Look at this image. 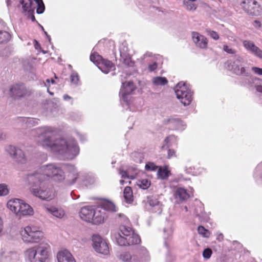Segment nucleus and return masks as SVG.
I'll list each match as a JSON object with an SVG mask.
<instances>
[{
	"mask_svg": "<svg viewBox=\"0 0 262 262\" xmlns=\"http://www.w3.org/2000/svg\"><path fill=\"white\" fill-rule=\"evenodd\" d=\"M3 229V221L0 217V233L1 232Z\"/></svg>",
	"mask_w": 262,
	"mask_h": 262,
	"instance_id": "bf43d9fd",
	"label": "nucleus"
},
{
	"mask_svg": "<svg viewBox=\"0 0 262 262\" xmlns=\"http://www.w3.org/2000/svg\"><path fill=\"white\" fill-rule=\"evenodd\" d=\"M245 60L240 55H235L233 60H229L225 63L226 67L237 75L248 76V68L245 66Z\"/></svg>",
	"mask_w": 262,
	"mask_h": 262,
	"instance_id": "6e6552de",
	"label": "nucleus"
},
{
	"mask_svg": "<svg viewBox=\"0 0 262 262\" xmlns=\"http://www.w3.org/2000/svg\"><path fill=\"white\" fill-rule=\"evenodd\" d=\"M158 176L161 179H167L170 174V171L168 169L167 167L158 168Z\"/></svg>",
	"mask_w": 262,
	"mask_h": 262,
	"instance_id": "2f4dec72",
	"label": "nucleus"
},
{
	"mask_svg": "<svg viewBox=\"0 0 262 262\" xmlns=\"http://www.w3.org/2000/svg\"><path fill=\"white\" fill-rule=\"evenodd\" d=\"M118 258L122 262H148L150 259L148 252L144 247L133 252H123L118 255Z\"/></svg>",
	"mask_w": 262,
	"mask_h": 262,
	"instance_id": "0eeeda50",
	"label": "nucleus"
},
{
	"mask_svg": "<svg viewBox=\"0 0 262 262\" xmlns=\"http://www.w3.org/2000/svg\"><path fill=\"white\" fill-rule=\"evenodd\" d=\"M103 59L97 53H92L90 56V60L98 66Z\"/></svg>",
	"mask_w": 262,
	"mask_h": 262,
	"instance_id": "72a5a7b5",
	"label": "nucleus"
},
{
	"mask_svg": "<svg viewBox=\"0 0 262 262\" xmlns=\"http://www.w3.org/2000/svg\"><path fill=\"white\" fill-rule=\"evenodd\" d=\"M240 6L247 13L254 16L262 14V8L256 0H242Z\"/></svg>",
	"mask_w": 262,
	"mask_h": 262,
	"instance_id": "9d476101",
	"label": "nucleus"
},
{
	"mask_svg": "<svg viewBox=\"0 0 262 262\" xmlns=\"http://www.w3.org/2000/svg\"><path fill=\"white\" fill-rule=\"evenodd\" d=\"M79 81V77L77 73L73 72L71 75V81L75 84H77Z\"/></svg>",
	"mask_w": 262,
	"mask_h": 262,
	"instance_id": "c03bdc74",
	"label": "nucleus"
},
{
	"mask_svg": "<svg viewBox=\"0 0 262 262\" xmlns=\"http://www.w3.org/2000/svg\"><path fill=\"white\" fill-rule=\"evenodd\" d=\"M176 140V137L174 136L171 135L168 137H167L165 139V142H166V143H169L170 141Z\"/></svg>",
	"mask_w": 262,
	"mask_h": 262,
	"instance_id": "3c124183",
	"label": "nucleus"
},
{
	"mask_svg": "<svg viewBox=\"0 0 262 262\" xmlns=\"http://www.w3.org/2000/svg\"><path fill=\"white\" fill-rule=\"evenodd\" d=\"M120 50L121 55H122V54H125V53L127 52V48L125 46L123 47V48L120 47Z\"/></svg>",
	"mask_w": 262,
	"mask_h": 262,
	"instance_id": "864d4df0",
	"label": "nucleus"
},
{
	"mask_svg": "<svg viewBox=\"0 0 262 262\" xmlns=\"http://www.w3.org/2000/svg\"><path fill=\"white\" fill-rule=\"evenodd\" d=\"M9 193L8 186L5 183L0 184V196H5Z\"/></svg>",
	"mask_w": 262,
	"mask_h": 262,
	"instance_id": "f704fd0d",
	"label": "nucleus"
},
{
	"mask_svg": "<svg viewBox=\"0 0 262 262\" xmlns=\"http://www.w3.org/2000/svg\"><path fill=\"white\" fill-rule=\"evenodd\" d=\"M17 258L18 255L15 252L6 249H2L0 251V262H11Z\"/></svg>",
	"mask_w": 262,
	"mask_h": 262,
	"instance_id": "aec40b11",
	"label": "nucleus"
},
{
	"mask_svg": "<svg viewBox=\"0 0 262 262\" xmlns=\"http://www.w3.org/2000/svg\"><path fill=\"white\" fill-rule=\"evenodd\" d=\"M176 152L174 150L169 149L168 151V158H171L173 157H176Z\"/></svg>",
	"mask_w": 262,
	"mask_h": 262,
	"instance_id": "8fccbe9b",
	"label": "nucleus"
},
{
	"mask_svg": "<svg viewBox=\"0 0 262 262\" xmlns=\"http://www.w3.org/2000/svg\"><path fill=\"white\" fill-rule=\"evenodd\" d=\"M252 71L256 75H262V68H260L257 67H252Z\"/></svg>",
	"mask_w": 262,
	"mask_h": 262,
	"instance_id": "49530a36",
	"label": "nucleus"
},
{
	"mask_svg": "<svg viewBox=\"0 0 262 262\" xmlns=\"http://www.w3.org/2000/svg\"><path fill=\"white\" fill-rule=\"evenodd\" d=\"M158 67V64L157 62H154L152 63L149 64L148 65V70L150 72H152L155 71Z\"/></svg>",
	"mask_w": 262,
	"mask_h": 262,
	"instance_id": "09e8293b",
	"label": "nucleus"
},
{
	"mask_svg": "<svg viewBox=\"0 0 262 262\" xmlns=\"http://www.w3.org/2000/svg\"><path fill=\"white\" fill-rule=\"evenodd\" d=\"M39 136L37 141L43 147L49 148L62 156L64 159H73L79 152L75 140L56 138L54 129L50 126H44L37 129Z\"/></svg>",
	"mask_w": 262,
	"mask_h": 262,
	"instance_id": "f03ea898",
	"label": "nucleus"
},
{
	"mask_svg": "<svg viewBox=\"0 0 262 262\" xmlns=\"http://www.w3.org/2000/svg\"><path fill=\"white\" fill-rule=\"evenodd\" d=\"M224 236L223 234L221 233H219L217 235L216 239L220 242H221L223 240Z\"/></svg>",
	"mask_w": 262,
	"mask_h": 262,
	"instance_id": "603ef678",
	"label": "nucleus"
},
{
	"mask_svg": "<svg viewBox=\"0 0 262 262\" xmlns=\"http://www.w3.org/2000/svg\"><path fill=\"white\" fill-rule=\"evenodd\" d=\"M145 56H150V53H146V54L144 55V57H145Z\"/></svg>",
	"mask_w": 262,
	"mask_h": 262,
	"instance_id": "774afa93",
	"label": "nucleus"
},
{
	"mask_svg": "<svg viewBox=\"0 0 262 262\" xmlns=\"http://www.w3.org/2000/svg\"><path fill=\"white\" fill-rule=\"evenodd\" d=\"M123 196L127 203L130 204L133 201V194L131 187H126L123 191Z\"/></svg>",
	"mask_w": 262,
	"mask_h": 262,
	"instance_id": "cd10ccee",
	"label": "nucleus"
},
{
	"mask_svg": "<svg viewBox=\"0 0 262 262\" xmlns=\"http://www.w3.org/2000/svg\"><path fill=\"white\" fill-rule=\"evenodd\" d=\"M106 217V213L104 209L95 208V213L92 223L94 224H99L102 223Z\"/></svg>",
	"mask_w": 262,
	"mask_h": 262,
	"instance_id": "4be33fe9",
	"label": "nucleus"
},
{
	"mask_svg": "<svg viewBox=\"0 0 262 262\" xmlns=\"http://www.w3.org/2000/svg\"><path fill=\"white\" fill-rule=\"evenodd\" d=\"M45 209L48 213L57 219H61L66 215V212L62 208L54 205H48L45 206Z\"/></svg>",
	"mask_w": 262,
	"mask_h": 262,
	"instance_id": "6ab92c4d",
	"label": "nucleus"
},
{
	"mask_svg": "<svg viewBox=\"0 0 262 262\" xmlns=\"http://www.w3.org/2000/svg\"><path fill=\"white\" fill-rule=\"evenodd\" d=\"M50 252V245L43 241L39 244L26 249L24 255L29 262H47Z\"/></svg>",
	"mask_w": 262,
	"mask_h": 262,
	"instance_id": "7ed1b4c3",
	"label": "nucleus"
},
{
	"mask_svg": "<svg viewBox=\"0 0 262 262\" xmlns=\"http://www.w3.org/2000/svg\"><path fill=\"white\" fill-rule=\"evenodd\" d=\"M124 180H121L120 181V183L121 185H123V184H124Z\"/></svg>",
	"mask_w": 262,
	"mask_h": 262,
	"instance_id": "69168bd1",
	"label": "nucleus"
},
{
	"mask_svg": "<svg viewBox=\"0 0 262 262\" xmlns=\"http://www.w3.org/2000/svg\"><path fill=\"white\" fill-rule=\"evenodd\" d=\"M253 177L257 181L262 182V161L255 167Z\"/></svg>",
	"mask_w": 262,
	"mask_h": 262,
	"instance_id": "c85d7f7f",
	"label": "nucleus"
},
{
	"mask_svg": "<svg viewBox=\"0 0 262 262\" xmlns=\"http://www.w3.org/2000/svg\"><path fill=\"white\" fill-rule=\"evenodd\" d=\"M196 1H183V4L187 10L194 11L197 8V5L194 3Z\"/></svg>",
	"mask_w": 262,
	"mask_h": 262,
	"instance_id": "473e14b6",
	"label": "nucleus"
},
{
	"mask_svg": "<svg viewBox=\"0 0 262 262\" xmlns=\"http://www.w3.org/2000/svg\"><path fill=\"white\" fill-rule=\"evenodd\" d=\"M6 3L7 6H9L10 5V0H7Z\"/></svg>",
	"mask_w": 262,
	"mask_h": 262,
	"instance_id": "680f3d73",
	"label": "nucleus"
},
{
	"mask_svg": "<svg viewBox=\"0 0 262 262\" xmlns=\"http://www.w3.org/2000/svg\"><path fill=\"white\" fill-rule=\"evenodd\" d=\"M117 215L119 218H121V221H122V223H124V224L128 223V220L123 214L119 213Z\"/></svg>",
	"mask_w": 262,
	"mask_h": 262,
	"instance_id": "de8ad7c7",
	"label": "nucleus"
},
{
	"mask_svg": "<svg viewBox=\"0 0 262 262\" xmlns=\"http://www.w3.org/2000/svg\"><path fill=\"white\" fill-rule=\"evenodd\" d=\"M170 126L176 130H183L186 128V124L178 118H171L169 120Z\"/></svg>",
	"mask_w": 262,
	"mask_h": 262,
	"instance_id": "bb28decb",
	"label": "nucleus"
},
{
	"mask_svg": "<svg viewBox=\"0 0 262 262\" xmlns=\"http://www.w3.org/2000/svg\"><path fill=\"white\" fill-rule=\"evenodd\" d=\"M79 177L77 168L74 166L69 168V174L66 177L60 165L51 163L42 165L33 173L27 176V181L32 185L30 191L33 195L46 201H50L55 196L50 184V179L66 186L74 184Z\"/></svg>",
	"mask_w": 262,
	"mask_h": 262,
	"instance_id": "f257e3e1",
	"label": "nucleus"
},
{
	"mask_svg": "<svg viewBox=\"0 0 262 262\" xmlns=\"http://www.w3.org/2000/svg\"><path fill=\"white\" fill-rule=\"evenodd\" d=\"M93 247L95 250L99 253L107 255L109 253L108 244L99 235H93L92 237Z\"/></svg>",
	"mask_w": 262,
	"mask_h": 262,
	"instance_id": "f8f14e48",
	"label": "nucleus"
},
{
	"mask_svg": "<svg viewBox=\"0 0 262 262\" xmlns=\"http://www.w3.org/2000/svg\"><path fill=\"white\" fill-rule=\"evenodd\" d=\"M7 208L19 217L31 216L34 213L33 208L24 200L14 199L10 200L7 204Z\"/></svg>",
	"mask_w": 262,
	"mask_h": 262,
	"instance_id": "423d86ee",
	"label": "nucleus"
},
{
	"mask_svg": "<svg viewBox=\"0 0 262 262\" xmlns=\"http://www.w3.org/2000/svg\"><path fill=\"white\" fill-rule=\"evenodd\" d=\"M71 99V97L68 95H64L63 96V99L64 100H68Z\"/></svg>",
	"mask_w": 262,
	"mask_h": 262,
	"instance_id": "13d9d810",
	"label": "nucleus"
},
{
	"mask_svg": "<svg viewBox=\"0 0 262 262\" xmlns=\"http://www.w3.org/2000/svg\"><path fill=\"white\" fill-rule=\"evenodd\" d=\"M117 243L120 246L136 245L140 243L141 239L138 234L129 227L122 225L115 236Z\"/></svg>",
	"mask_w": 262,
	"mask_h": 262,
	"instance_id": "20e7f679",
	"label": "nucleus"
},
{
	"mask_svg": "<svg viewBox=\"0 0 262 262\" xmlns=\"http://www.w3.org/2000/svg\"><path fill=\"white\" fill-rule=\"evenodd\" d=\"M22 240L25 243H38L44 238V233L40 228L34 225H28L20 231Z\"/></svg>",
	"mask_w": 262,
	"mask_h": 262,
	"instance_id": "39448f33",
	"label": "nucleus"
},
{
	"mask_svg": "<svg viewBox=\"0 0 262 262\" xmlns=\"http://www.w3.org/2000/svg\"><path fill=\"white\" fill-rule=\"evenodd\" d=\"M95 213V208L92 206H86L81 208L79 215L80 219L86 222H92Z\"/></svg>",
	"mask_w": 262,
	"mask_h": 262,
	"instance_id": "dca6fc26",
	"label": "nucleus"
},
{
	"mask_svg": "<svg viewBox=\"0 0 262 262\" xmlns=\"http://www.w3.org/2000/svg\"><path fill=\"white\" fill-rule=\"evenodd\" d=\"M222 49L224 52L230 54H236L237 53V51L235 49L226 44L223 45Z\"/></svg>",
	"mask_w": 262,
	"mask_h": 262,
	"instance_id": "4c0bfd02",
	"label": "nucleus"
},
{
	"mask_svg": "<svg viewBox=\"0 0 262 262\" xmlns=\"http://www.w3.org/2000/svg\"><path fill=\"white\" fill-rule=\"evenodd\" d=\"M105 210H107L110 211L115 212L116 211V206L115 205L111 202H106L104 205V209Z\"/></svg>",
	"mask_w": 262,
	"mask_h": 262,
	"instance_id": "ea45409f",
	"label": "nucleus"
},
{
	"mask_svg": "<svg viewBox=\"0 0 262 262\" xmlns=\"http://www.w3.org/2000/svg\"><path fill=\"white\" fill-rule=\"evenodd\" d=\"M135 89L136 86L133 82L128 81L122 83L120 95L124 101H127V96L130 94Z\"/></svg>",
	"mask_w": 262,
	"mask_h": 262,
	"instance_id": "a211bd4d",
	"label": "nucleus"
},
{
	"mask_svg": "<svg viewBox=\"0 0 262 262\" xmlns=\"http://www.w3.org/2000/svg\"><path fill=\"white\" fill-rule=\"evenodd\" d=\"M6 139V135L3 133L2 130H0V141Z\"/></svg>",
	"mask_w": 262,
	"mask_h": 262,
	"instance_id": "5fc2aeb1",
	"label": "nucleus"
},
{
	"mask_svg": "<svg viewBox=\"0 0 262 262\" xmlns=\"http://www.w3.org/2000/svg\"><path fill=\"white\" fill-rule=\"evenodd\" d=\"M191 38L195 46L200 49H206L207 48L208 39L204 35L197 32H192Z\"/></svg>",
	"mask_w": 262,
	"mask_h": 262,
	"instance_id": "f3484780",
	"label": "nucleus"
},
{
	"mask_svg": "<svg viewBox=\"0 0 262 262\" xmlns=\"http://www.w3.org/2000/svg\"><path fill=\"white\" fill-rule=\"evenodd\" d=\"M245 49L255 57L262 59V50L255 43L249 40H244L242 41Z\"/></svg>",
	"mask_w": 262,
	"mask_h": 262,
	"instance_id": "2eb2a0df",
	"label": "nucleus"
},
{
	"mask_svg": "<svg viewBox=\"0 0 262 262\" xmlns=\"http://www.w3.org/2000/svg\"><path fill=\"white\" fill-rule=\"evenodd\" d=\"M10 94L14 99L24 97L29 94V93L23 84H14L10 89Z\"/></svg>",
	"mask_w": 262,
	"mask_h": 262,
	"instance_id": "4468645a",
	"label": "nucleus"
},
{
	"mask_svg": "<svg viewBox=\"0 0 262 262\" xmlns=\"http://www.w3.org/2000/svg\"><path fill=\"white\" fill-rule=\"evenodd\" d=\"M10 38V34L6 31L5 23L0 19V43L7 42Z\"/></svg>",
	"mask_w": 262,
	"mask_h": 262,
	"instance_id": "393cba45",
	"label": "nucleus"
},
{
	"mask_svg": "<svg viewBox=\"0 0 262 262\" xmlns=\"http://www.w3.org/2000/svg\"><path fill=\"white\" fill-rule=\"evenodd\" d=\"M194 214L201 221L206 222L209 219L208 215L204 211L203 205L201 203H199L196 205Z\"/></svg>",
	"mask_w": 262,
	"mask_h": 262,
	"instance_id": "5701e85b",
	"label": "nucleus"
},
{
	"mask_svg": "<svg viewBox=\"0 0 262 262\" xmlns=\"http://www.w3.org/2000/svg\"><path fill=\"white\" fill-rule=\"evenodd\" d=\"M20 3L22 5V8L24 12H28L30 14L32 13L31 9V0H20Z\"/></svg>",
	"mask_w": 262,
	"mask_h": 262,
	"instance_id": "7c9ffc66",
	"label": "nucleus"
},
{
	"mask_svg": "<svg viewBox=\"0 0 262 262\" xmlns=\"http://www.w3.org/2000/svg\"><path fill=\"white\" fill-rule=\"evenodd\" d=\"M35 42L36 43L35 45V47L36 48H37V46L38 45V42L36 40H35Z\"/></svg>",
	"mask_w": 262,
	"mask_h": 262,
	"instance_id": "338daca9",
	"label": "nucleus"
},
{
	"mask_svg": "<svg viewBox=\"0 0 262 262\" xmlns=\"http://www.w3.org/2000/svg\"><path fill=\"white\" fill-rule=\"evenodd\" d=\"M145 169L149 171H156L158 167L152 162H148L145 166Z\"/></svg>",
	"mask_w": 262,
	"mask_h": 262,
	"instance_id": "79ce46f5",
	"label": "nucleus"
},
{
	"mask_svg": "<svg viewBox=\"0 0 262 262\" xmlns=\"http://www.w3.org/2000/svg\"><path fill=\"white\" fill-rule=\"evenodd\" d=\"M44 33H45V34L46 35V36H47V38H48V39H49V41H51V38H50V36H49V35H48V34H47V32H46V31H44Z\"/></svg>",
	"mask_w": 262,
	"mask_h": 262,
	"instance_id": "052dcab7",
	"label": "nucleus"
},
{
	"mask_svg": "<svg viewBox=\"0 0 262 262\" xmlns=\"http://www.w3.org/2000/svg\"><path fill=\"white\" fill-rule=\"evenodd\" d=\"M255 89L257 92L262 93V86L259 85H256Z\"/></svg>",
	"mask_w": 262,
	"mask_h": 262,
	"instance_id": "6e6d98bb",
	"label": "nucleus"
},
{
	"mask_svg": "<svg viewBox=\"0 0 262 262\" xmlns=\"http://www.w3.org/2000/svg\"><path fill=\"white\" fill-rule=\"evenodd\" d=\"M5 150L17 163L24 164L27 162V158L24 152L19 147L9 145L5 147Z\"/></svg>",
	"mask_w": 262,
	"mask_h": 262,
	"instance_id": "9b49d317",
	"label": "nucleus"
},
{
	"mask_svg": "<svg viewBox=\"0 0 262 262\" xmlns=\"http://www.w3.org/2000/svg\"><path fill=\"white\" fill-rule=\"evenodd\" d=\"M175 197L179 201L184 202L187 200L189 198L190 195L185 189L179 187L176 190Z\"/></svg>",
	"mask_w": 262,
	"mask_h": 262,
	"instance_id": "a878e982",
	"label": "nucleus"
},
{
	"mask_svg": "<svg viewBox=\"0 0 262 262\" xmlns=\"http://www.w3.org/2000/svg\"><path fill=\"white\" fill-rule=\"evenodd\" d=\"M37 5L36 12L38 14L42 13L45 9L44 4L42 0H34Z\"/></svg>",
	"mask_w": 262,
	"mask_h": 262,
	"instance_id": "c9c22d12",
	"label": "nucleus"
},
{
	"mask_svg": "<svg viewBox=\"0 0 262 262\" xmlns=\"http://www.w3.org/2000/svg\"><path fill=\"white\" fill-rule=\"evenodd\" d=\"M98 68L104 73L107 74L115 69V66L110 60L103 59L97 66Z\"/></svg>",
	"mask_w": 262,
	"mask_h": 262,
	"instance_id": "b1692460",
	"label": "nucleus"
},
{
	"mask_svg": "<svg viewBox=\"0 0 262 262\" xmlns=\"http://www.w3.org/2000/svg\"><path fill=\"white\" fill-rule=\"evenodd\" d=\"M207 33L208 35H209L212 39H213L215 40H218L220 38L218 33L214 31L207 30Z\"/></svg>",
	"mask_w": 262,
	"mask_h": 262,
	"instance_id": "37998d69",
	"label": "nucleus"
},
{
	"mask_svg": "<svg viewBox=\"0 0 262 262\" xmlns=\"http://www.w3.org/2000/svg\"><path fill=\"white\" fill-rule=\"evenodd\" d=\"M119 174L121 175L122 178H127L130 179H134L135 176L134 174H129L128 171L125 170H120L119 171Z\"/></svg>",
	"mask_w": 262,
	"mask_h": 262,
	"instance_id": "a19ab883",
	"label": "nucleus"
},
{
	"mask_svg": "<svg viewBox=\"0 0 262 262\" xmlns=\"http://www.w3.org/2000/svg\"><path fill=\"white\" fill-rule=\"evenodd\" d=\"M168 83L167 79L164 77L157 76L152 79V83L155 86H164Z\"/></svg>",
	"mask_w": 262,
	"mask_h": 262,
	"instance_id": "c756f323",
	"label": "nucleus"
},
{
	"mask_svg": "<svg viewBox=\"0 0 262 262\" xmlns=\"http://www.w3.org/2000/svg\"><path fill=\"white\" fill-rule=\"evenodd\" d=\"M255 23L256 24V25H258V26L259 27L260 25V23L257 20H255Z\"/></svg>",
	"mask_w": 262,
	"mask_h": 262,
	"instance_id": "0e129e2a",
	"label": "nucleus"
},
{
	"mask_svg": "<svg viewBox=\"0 0 262 262\" xmlns=\"http://www.w3.org/2000/svg\"><path fill=\"white\" fill-rule=\"evenodd\" d=\"M164 232L165 233L166 232H167L168 236H170L171 235V234H172V232L171 229H167V230L165 229H164Z\"/></svg>",
	"mask_w": 262,
	"mask_h": 262,
	"instance_id": "4d7b16f0",
	"label": "nucleus"
},
{
	"mask_svg": "<svg viewBox=\"0 0 262 262\" xmlns=\"http://www.w3.org/2000/svg\"><path fill=\"white\" fill-rule=\"evenodd\" d=\"M57 258L58 262H74V258L67 250H62L58 252Z\"/></svg>",
	"mask_w": 262,
	"mask_h": 262,
	"instance_id": "412c9836",
	"label": "nucleus"
},
{
	"mask_svg": "<svg viewBox=\"0 0 262 262\" xmlns=\"http://www.w3.org/2000/svg\"><path fill=\"white\" fill-rule=\"evenodd\" d=\"M174 92L177 98L184 106L190 104L193 93L186 83L183 81L179 82L174 88Z\"/></svg>",
	"mask_w": 262,
	"mask_h": 262,
	"instance_id": "1a4fd4ad",
	"label": "nucleus"
},
{
	"mask_svg": "<svg viewBox=\"0 0 262 262\" xmlns=\"http://www.w3.org/2000/svg\"><path fill=\"white\" fill-rule=\"evenodd\" d=\"M138 185L143 189H146L150 185V182L146 179H142L138 181Z\"/></svg>",
	"mask_w": 262,
	"mask_h": 262,
	"instance_id": "e433bc0d",
	"label": "nucleus"
},
{
	"mask_svg": "<svg viewBox=\"0 0 262 262\" xmlns=\"http://www.w3.org/2000/svg\"><path fill=\"white\" fill-rule=\"evenodd\" d=\"M146 207L152 212L160 214L162 211L163 205L159 201L157 196H150L147 198Z\"/></svg>",
	"mask_w": 262,
	"mask_h": 262,
	"instance_id": "ddd939ff",
	"label": "nucleus"
},
{
	"mask_svg": "<svg viewBox=\"0 0 262 262\" xmlns=\"http://www.w3.org/2000/svg\"><path fill=\"white\" fill-rule=\"evenodd\" d=\"M184 210L185 211V212H187V211H188V208H187V206H185V207H184Z\"/></svg>",
	"mask_w": 262,
	"mask_h": 262,
	"instance_id": "e2e57ef3",
	"label": "nucleus"
},
{
	"mask_svg": "<svg viewBox=\"0 0 262 262\" xmlns=\"http://www.w3.org/2000/svg\"><path fill=\"white\" fill-rule=\"evenodd\" d=\"M212 254V251L210 249L207 248L204 250L203 256L205 258L209 259Z\"/></svg>",
	"mask_w": 262,
	"mask_h": 262,
	"instance_id": "a18cd8bd",
	"label": "nucleus"
},
{
	"mask_svg": "<svg viewBox=\"0 0 262 262\" xmlns=\"http://www.w3.org/2000/svg\"><path fill=\"white\" fill-rule=\"evenodd\" d=\"M198 231L199 233L204 237H208L209 236V231L202 226L198 227Z\"/></svg>",
	"mask_w": 262,
	"mask_h": 262,
	"instance_id": "58836bf2",
	"label": "nucleus"
}]
</instances>
